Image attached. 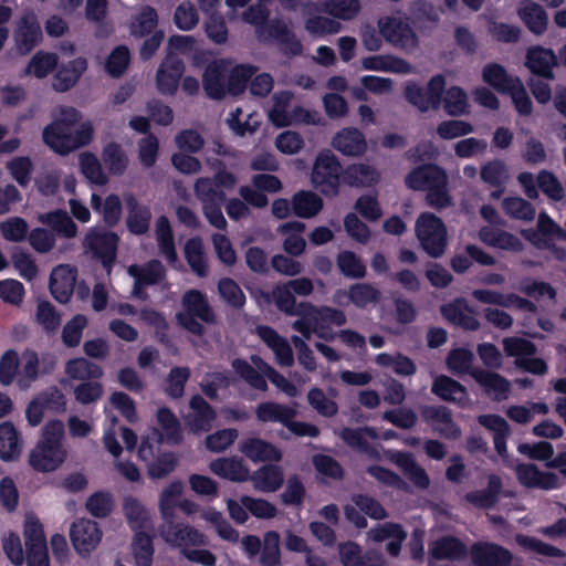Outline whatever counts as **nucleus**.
Returning <instances> with one entry per match:
<instances>
[{"label":"nucleus","instance_id":"45","mask_svg":"<svg viewBox=\"0 0 566 566\" xmlns=\"http://www.w3.org/2000/svg\"><path fill=\"white\" fill-rule=\"evenodd\" d=\"M422 417L434 430L447 438H457L460 434L459 428L452 422L450 413L443 407H426Z\"/></svg>","mask_w":566,"mask_h":566},{"label":"nucleus","instance_id":"21","mask_svg":"<svg viewBox=\"0 0 566 566\" xmlns=\"http://www.w3.org/2000/svg\"><path fill=\"white\" fill-rule=\"evenodd\" d=\"M322 3L308 2L304 6V28L315 38L336 34L342 30V24L333 17L322 15Z\"/></svg>","mask_w":566,"mask_h":566},{"label":"nucleus","instance_id":"3","mask_svg":"<svg viewBox=\"0 0 566 566\" xmlns=\"http://www.w3.org/2000/svg\"><path fill=\"white\" fill-rule=\"evenodd\" d=\"M302 317L293 323V328L301 333L305 339L316 334L325 340H333L336 334L329 325L342 326L346 323V315L343 311L328 306L315 307L311 303L303 305Z\"/></svg>","mask_w":566,"mask_h":566},{"label":"nucleus","instance_id":"2","mask_svg":"<svg viewBox=\"0 0 566 566\" xmlns=\"http://www.w3.org/2000/svg\"><path fill=\"white\" fill-rule=\"evenodd\" d=\"M64 424L61 420H50L42 429V438L31 450L30 465L38 472H51L56 470L66 458L62 446Z\"/></svg>","mask_w":566,"mask_h":566},{"label":"nucleus","instance_id":"62","mask_svg":"<svg viewBox=\"0 0 566 566\" xmlns=\"http://www.w3.org/2000/svg\"><path fill=\"white\" fill-rule=\"evenodd\" d=\"M293 211L301 218H311L317 214L322 208V199L313 192L300 191L293 197Z\"/></svg>","mask_w":566,"mask_h":566},{"label":"nucleus","instance_id":"19","mask_svg":"<svg viewBox=\"0 0 566 566\" xmlns=\"http://www.w3.org/2000/svg\"><path fill=\"white\" fill-rule=\"evenodd\" d=\"M524 235L536 247L552 250L556 259H563L565 256V252L556 248L554 242L566 241V232L546 213H539L538 216V233L531 235L528 232H524Z\"/></svg>","mask_w":566,"mask_h":566},{"label":"nucleus","instance_id":"42","mask_svg":"<svg viewBox=\"0 0 566 566\" xmlns=\"http://www.w3.org/2000/svg\"><path fill=\"white\" fill-rule=\"evenodd\" d=\"M361 67L367 71L391 72L398 74H408L412 67L405 60L392 55H373L361 60Z\"/></svg>","mask_w":566,"mask_h":566},{"label":"nucleus","instance_id":"39","mask_svg":"<svg viewBox=\"0 0 566 566\" xmlns=\"http://www.w3.org/2000/svg\"><path fill=\"white\" fill-rule=\"evenodd\" d=\"M340 437L348 446L366 453L370 458H379L378 451L373 447V443L378 439L375 429H344Z\"/></svg>","mask_w":566,"mask_h":566},{"label":"nucleus","instance_id":"25","mask_svg":"<svg viewBox=\"0 0 566 566\" xmlns=\"http://www.w3.org/2000/svg\"><path fill=\"white\" fill-rule=\"evenodd\" d=\"M127 208L126 227L132 234L143 235L148 232L151 211L149 207L140 205L133 193L124 198Z\"/></svg>","mask_w":566,"mask_h":566},{"label":"nucleus","instance_id":"36","mask_svg":"<svg viewBox=\"0 0 566 566\" xmlns=\"http://www.w3.org/2000/svg\"><path fill=\"white\" fill-rule=\"evenodd\" d=\"M472 295L475 300L485 304L500 305L503 307H516L521 310H527L531 312L535 310L534 305L531 302L513 293L503 294L496 291L480 289L474 290Z\"/></svg>","mask_w":566,"mask_h":566},{"label":"nucleus","instance_id":"1","mask_svg":"<svg viewBox=\"0 0 566 566\" xmlns=\"http://www.w3.org/2000/svg\"><path fill=\"white\" fill-rule=\"evenodd\" d=\"M446 81L442 75L433 76L426 91L415 83L406 85L405 95L409 103L421 112L436 109L441 103L442 92ZM443 108L450 116H460L469 113V102L467 93L459 86L450 87L443 98Z\"/></svg>","mask_w":566,"mask_h":566},{"label":"nucleus","instance_id":"22","mask_svg":"<svg viewBox=\"0 0 566 566\" xmlns=\"http://www.w3.org/2000/svg\"><path fill=\"white\" fill-rule=\"evenodd\" d=\"M344 511L346 518L358 528H365L367 526V521L360 512L375 520L386 517V511L380 503L367 495L353 496L352 503L347 504Z\"/></svg>","mask_w":566,"mask_h":566},{"label":"nucleus","instance_id":"27","mask_svg":"<svg viewBox=\"0 0 566 566\" xmlns=\"http://www.w3.org/2000/svg\"><path fill=\"white\" fill-rule=\"evenodd\" d=\"M86 69L87 62L84 57H76L67 63H62L54 75L53 88L62 93L70 91Z\"/></svg>","mask_w":566,"mask_h":566},{"label":"nucleus","instance_id":"30","mask_svg":"<svg viewBox=\"0 0 566 566\" xmlns=\"http://www.w3.org/2000/svg\"><path fill=\"white\" fill-rule=\"evenodd\" d=\"M210 471L232 482H243L250 479V470L242 459L232 458H218L210 462Z\"/></svg>","mask_w":566,"mask_h":566},{"label":"nucleus","instance_id":"63","mask_svg":"<svg viewBox=\"0 0 566 566\" xmlns=\"http://www.w3.org/2000/svg\"><path fill=\"white\" fill-rule=\"evenodd\" d=\"M114 497L108 491H96L91 494L86 502V511L96 518L107 517L114 510Z\"/></svg>","mask_w":566,"mask_h":566},{"label":"nucleus","instance_id":"9","mask_svg":"<svg viewBox=\"0 0 566 566\" xmlns=\"http://www.w3.org/2000/svg\"><path fill=\"white\" fill-rule=\"evenodd\" d=\"M292 95L287 92L277 93L272 97V105L268 108L269 120L276 127H286L297 124L318 125L321 115L301 106L291 107Z\"/></svg>","mask_w":566,"mask_h":566},{"label":"nucleus","instance_id":"38","mask_svg":"<svg viewBox=\"0 0 566 566\" xmlns=\"http://www.w3.org/2000/svg\"><path fill=\"white\" fill-rule=\"evenodd\" d=\"M256 334L273 350L277 364L281 366H291L293 364V353L289 343L274 329L268 326H259Z\"/></svg>","mask_w":566,"mask_h":566},{"label":"nucleus","instance_id":"5","mask_svg":"<svg viewBox=\"0 0 566 566\" xmlns=\"http://www.w3.org/2000/svg\"><path fill=\"white\" fill-rule=\"evenodd\" d=\"M234 184V177L227 171L219 172L214 180L201 179L196 184V192L203 202L205 214L216 228L223 229L227 224L220 203L224 198V189L232 188Z\"/></svg>","mask_w":566,"mask_h":566},{"label":"nucleus","instance_id":"14","mask_svg":"<svg viewBox=\"0 0 566 566\" xmlns=\"http://www.w3.org/2000/svg\"><path fill=\"white\" fill-rule=\"evenodd\" d=\"M340 176V165L336 156L329 150L321 151L315 160L312 171V182L324 195L337 192Z\"/></svg>","mask_w":566,"mask_h":566},{"label":"nucleus","instance_id":"52","mask_svg":"<svg viewBox=\"0 0 566 566\" xmlns=\"http://www.w3.org/2000/svg\"><path fill=\"white\" fill-rule=\"evenodd\" d=\"M280 232L285 235L284 250L292 255H300L304 252L306 242L302 237L305 224L300 221L286 222L280 227Z\"/></svg>","mask_w":566,"mask_h":566},{"label":"nucleus","instance_id":"4","mask_svg":"<svg viewBox=\"0 0 566 566\" xmlns=\"http://www.w3.org/2000/svg\"><path fill=\"white\" fill-rule=\"evenodd\" d=\"M447 184L448 178L444 170L436 165L419 167L406 177V185L410 189L428 190V203L434 208H444L451 203Z\"/></svg>","mask_w":566,"mask_h":566},{"label":"nucleus","instance_id":"24","mask_svg":"<svg viewBox=\"0 0 566 566\" xmlns=\"http://www.w3.org/2000/svg\"><path fill=\"white\" fill-rule=\"evenodd\" d=\"M156 84L163 94L177 92V34L168 39V53L157 70Z\"/></svg>","mask_w":566,"mask_h":566},{"label":"nucleus","instance_id":"37","mask_svg":"<svg viewBox=\"0 0 566 566\" xmlns=\"http://www.w3.org/2000/svg\"><path fill=\"white\" fill-rule=\"evenodd\" d=\"M518 481L527 488H539L545 490L558 486V478L554 473L541 472L533 464H523L516 468Z\"/></svg>","mask_w":566,"mask_h":566},{"label":"nucleus","instance_id":"46","mask_svg":"<svg viewBox=\"0 0 566 566\" xmlns=\"http://www.w3.org/2000/svg\"><path fill=\"white\" fill-rule=\"evenodd\" d=\"M39 221L49 226L59 235L72 239L77 234V226L65 210L57 209L40 214Z\"/></svg>","mask_w":566,"mask_h":566},{"label":"nucleus","instance_id":"55","mask_svg":"<svg viewBox=\"0 0 566 566\" xmlns=\"http://www.w3.org/2000/svg\"><path fill=\"white\" fill-rule=\"evenodd\" d=\"M518 15L534 33H542L547 27V17L541 6L532 1L522 2Z\"/></svg>","mask_w":566,"mask_h":566},{"label":"nucleus","instance_id":"41","mask_svg":"<svg viewBox=\"0 0 566 566\" xmlns=\"http://www.w3.org/2000/svg\"><path fill=\"white\" fill-rule=\"evenodd\" d=\"M368 538L374 542L388 541L387 552L391 556H397L401 544L406 538V533L402 531L400 525L387 523L370 530L368 532Z\"/></svg>","mask_w":566,"mask_h":566},{"label":"nucleus","instance_id":"54","mask_svg":"<svg viewBox=\"0 0 566 566\" xmlns=\"http://www.w3.org/2000/svg\"><path fill=\"white\" fill-rule=\"evenodd\" d=\"M123 511L129 527L134 532L144 531L147 527L149 515L139 500L133 496L125 497Z\"/></svg>","mask_w":566,"mask_h":566},{"label":"nucleus","instance_id":"56","mask_svg":"<svg viewBox=\"0 0 566 566\" xmlns=\"http://www.w3.org/2000/svg\"><path fill=\"white\" fill-rule=\"evenodd\" d=\"M482 80L497 92L506 93L518 77L509 75L502 65L490 63L482 70Z\"/></svg>","mask_w":566,"mask_h":566},{"label":"nucleus","instance_id":"6","mask_svg":"<svg viewBox=\"0 0 566 566\" xmlns=\"http://www.w3.org/2000/svg\"><path fill=\"white\" fill-rule=\"evenodd\" d=\"M157 427H149L142 436L138 458L148 461L155 455V448L160 444L177 443V416L167 407H161L156 413Z\"/></svg>","mask_w":566,"mask_h":566},{"label":"nucleus","instance_id":"13","mask_svg":"<svg viewBox=\"0 0 566 566\" xmlns=\"http://www.w3.org/2000/svg\"><path fill=\"white\" fill-rule=\"evenodd\" d=\"M295 415L296 410L294 408L275 402L261 403L256 408V416L259 420L263 422H280L293 434L301 437H316L318 434V429L315 426L306 422L294 421L293 419Z\"/></svg>","mask_w":566,"mask_h":566},{"label":"nucleus","instance_id":"59","mask_svg":"<svg viewBox=\"0 0 566 566\" xmlns=\"http://www.w3.org/2000/svg\"><path fill=\"white\" fill-rule=\"evenodd\" d=\"M132 552L137 566H150L154 556L153 536L145 531L135 532Z\"/></svg>","mask_w":566,"mask_h":566},{"label":"nucleus","instance_id":"15","mask_svg":"<svg viewBox=\"0 0 566 566\" xmlns=\"http://www.w3.org/2000/svg\"><path fill=\"white\" fill-rule=\"evenodd\" d=\"M43 40V32L36 14L24 12L17 21L13 31V41L19 54L31 53Z\"/></svg>","mask_w":566,"mask_h":566},{"label":"nucleus","instance_id":"20","mask_svg":"<svg viewBox=\"0 0 566 566\" xmlns=\"http://www.w3.org/2000/svg\"><path fill=\"white\" fill-rule=\"evenodd\" d=\"M70 538L74 549L82 556L88 555L102 539V531L95 521L80 518L72 523Z\"/></svg>","mask_w":566,"mask_h":566},{"label":"nucleus","instance_id":"12","mask_svg":"<svg viewBox=\"0 0 566 566\" xmlns=\"http://www.w3.org/2000/svg\"><path fill=\"white\" fill-rule=\"evenodd\" d=\"M416 234L422 249L433 258L443 254L447 247L444 223L432 213H422L416 222Z\"/></svg>","mask_w":566,"mask_h":566},{"label":"nucleus","instance_id":"58","mask_svg":"<svg viewBox=\"0 0 566 566\" xmlns=\"http://www.w3.org/2000/svg\"><path fill=\"white\" fill-rule=\"evenodd\" d=\"M157 24V11L153 7L146 6L132 19L129 25L130 34L134 38H144L150 34L156 29Z\"/></svg>","mask_w":566,"mask_h":566},{"label":"nucleus","instance_id":"47","mask_svg":"<svg viewBox=\"0 0 566 566\" xmlns=\"http://www.w3.org/2000/svg\"><path fill=\"white\" fill-rule=\"evenodd\" d=\"M471 376L495 399L501 400L507 397L510 382L500 375L481 369H474L472 370Z\"/></svg>","mask_w":566,"mask_h":566},{"label":"nucleus","instance_id":"60","mask_svg":"<svg viewBox=\"0 0 566 566\" xmlns=\"http://www.w3.org/2000/svg\"><path fill=\"white\" fill-rule=\"evenodd\" d=\"M80 168L83 176L93 185L104 186L108 182L102 164L93 153H83L80 156Z\"/></svg>","mask_w":566,"mask_h":566},{"label":"nucleus","instance_id":"7","mask_svg":"<svg viewBox=\"0 0 566 566\" xmlns=\"http://www.w3.org/2000/svg\"><path fill=\"white\" fill-rule=\"evenodd\" d=\"M226 65L223 62L210 64L205 73L203 83L207 94L212 98L222 97L226 92L233 95L244 90L245 83L251 78L254 70L251 66L240 65L232 70L229 84L224 85Z\"/></svg>","mask_w":566,"mask_h":566},{"label":"nucleus","instance_id":"35","mask_svg":"<svg viewBox=\"0 0 566 566\" xmlns=\"http://www.w3.org/2000/svg\"><path fill=\"white\" fill-rule=\"evenodd\" d=\"M332 145L346 156H359L367 148L363 133L356 128H344L338 132L333 138Z\"/></svg>","mask_w":566,"mask_h":566},{"label":"nucleus","instance_id":"33","mask_svg":"<svg viewBox=\"0 0 566 566\" xmlns=\"http://www.w3.org/2000/svg\"><path fill=\"white\" fill-rule=\"evenodd\" d=\"M385 457L400 468L416 486L420 489L429 486V478L426 471L415 463L410 454L399 451H386Z\"/></svg>","mask_w":566,"mask_h":566},{"label":"nucleus","instance_id":"61","mask_svg":"<svg viewBox=\"0 0 566 566\" xmlns=\"http://www.w3.org/2000/svg\"><path fill=\"white\" fill-rule=\"evenodd\" d=\"M129 273L137 279L138 284L154 285L165 277V268L159 260H150L143 266L133 265Z\"/></svg>","mask_w":566,"mask_h":566},{"label":"nucleus","instance_id":"11","mask_svg":"<svg viewBox=\"0 0 566 566\" xmlns=\"http://www.w3.org/2000/svg\"><path fill=\"white\" fill-rule=\"evenodd\" d=\"M119 240L116 232L91 228L84 237L83 247L111 274L117 259Z\"/></svg>","mask_w":566,"mask_h":566},{"label":"nucleus","instance_id":"31","mask_svg":"<svg viewBox=\"0 0 566 566\" xmlns=\"http://www.w3.org/2000/svg\"><path fill=\"white\" fill-rule=\"evenodd\" d=\"M239 450L253 462L274 461L282 459V452L274 444L258 438H250L242 441Z\"/></svg>","mask_w":566,"mask_h":566},{"label":"nucleus","instance_id":"17","mask_svg":"<svg viewBox=\"0 0 566 566\" xmlns=\"http://www.w3.org/2000/svg\"><path fill=\"white\" fill-rule=\"evenodd\" d=\"M159 511L164 520L160 536L171 547H177V480L171 481L161 493Z\"/></svg>","mask_w":566,"mask_h":566},{"label":"nucleus","instance_id":"10","mask_svg":"<svg viewBox=\"0 0 566 566\" xmlns=\"http://www.w3.org/2000/svg\"><path fill=\"white\" fill-rule=\"evenodd\" d=\"M268 12L262 6L251 7L244 14L243 20L256 27L258 34L261 39H275L284 45V50L291 54H298L302 45L297 41L290 28L283 22H275L265 25Z\"/></svg>","mask_w":566,"mask_h":566},{"label":"nucleus","instance_id":"49","mask_svg":"<svg viewBox=\"0 0 566 566\" xmlns=\"http://www.w3.org/2000/svg\"><path fill=\"white\" fill-rule=\"evenodd\" d=\"M102 160L113 176L124 175L128 167L127 155L122 145L116 142H109L103 147Z\"/></svg>","mask_w":566,"mask_h":566},{"label":"nucleus","instance_id":"8","mask_svg":"<svg viewBox=\"0 0 566 566\" xmlns=\"http://www.w3.org/2000/svg\"><path fill=\"white\" fill-rule=\"evenodd\" d=\"M253 367L241 359H235L232 364L234 370L252 387L261 390L266 389L264 376L272 381L281 391L290 397H295L298 391L285 377L277 374L260 357H252Z\"/></svg>","mask_w":566,"mask_h":566},{"label":"nucleus","instance_id":"50","mask_svg":"<svg viewBox=\"0 0 566 566\" xmlns=\"http://www.w3.org/2000/svg\"><path fill=\"white\" fill-rule=\"evenodd\" d=\"M57 61L56 53L38 51L29 61L23 74L44 78L57 67Z\"/></svg>","mask_w":566,"mask_h":566},{"label":"nucleus","instance_id":"48","mask_svg":"<svg viewBox=\"0 0 566 566\" xmlns=\"http://www.w3.org/2000/svg\"><path fill=\"white\" fill-rule=\"evenodd\" d=\"M322 10L336 21H352L361 10L360 0H325Z\"/></svg>","mask_w":566,"mask_h":566},{"label":"nucleus","instance_id":"26","mask_svg":"<svg viewBox=\"0 0 566 566\" xmlns=\"http://www.w3.org/2000/svg\"><path fill=\"white\" fill-rule=\"evenodd\" d=\"M348 298L356 307L365 308L370 304H376L380 298V292L367 283L354 284L348 291L338 290L334 294V302L344 305L345 298Z\"/></svg>","mask_w":566,"mask_h":566},{"label":"nucleus","instance_id":"34","mask_svg":"<svg viewBox=\"0 0 566 566\" xmlns=\"http://www.w3.org/2000/svg\"><path fill=\"white\" fill-rule=\"evenodd\" d=\"M22 451L20 432L10 421L0 423V459L11 462L19 459Z\"/></svg>","mask_w":566,"mask_h":566},{"label":"nucleus","instance_id":"23","mask_svg":"<svg viewBox=\"0 0 566 566\" xmlns=\"http://www.w3.org/2000/svg\"><path fill=\"white\" fill-rule=\"evenodd\" d=\"M77 279V270L70 264H60L55 266L50 275L49 289L54 297L61 304H65L73 295Z\"/></svg>","mask_w":566,"mask_h":566},{"label":"nucleus","instance_id":"40","mask_svg":"<svg viewBox=\"0 0 566 566\" xmlns=\"http://www.w3.org/2000/svg\"><path fill=\"white\" fill-rule=\"evenodd\" d=\"M42 138L54 153L65 156L72 153V130L51 123L43 129Z\"/></svg>","mask_w":566,"mask_h":566},{"label":"nucleus","instance_id":"51","mask_svg":"<svg viewBox=\"0 0 566 566\" xmlns=\"http://www.w3.org/2000/svg\"><path fill=\"white\" fill-rule=\"evenodd\" d=\"M556 64L553 51L543 48H533L527 53V67L535 74L552 77V69Z\"/></svg>","mask_w":566,"mask_h":566},{"label":"nucleus","instance_id":"16","mask_svg":"<svg viewBox=\"0 0 566 566\" xmlns=\"http://www.w3.org/2000/svg\"><path fill=\"white\" fill-rule=\"evenodd\" d=\"M503 347L507 356L515 357V364L524 370L543 375L547 370L545 361L533 357L535 354L534 345L521 337H507L503 339Z\"/></svg>","mask_w":566,"mask_h":566},{"label":"nucleus","instance_id":"43","mask_svg":"<svg viewBox=\"0 0 566 566\" xmlns=\"http://www.w3.org/2000/svg\"><path fill=\"white\" fill-rule=\"evenodd\" d=\"M432 392L443 400L452 401L460 406H467L469 402L465 388L447 376H439L434 379Z\"/></svg>","mask_w":566,"mask_h":566},{"label":"nucleus","instance_id":"18","mask_svg":"<svg viewBox=\"0 0 566 566\" xmlns=\"http://www.w3.org/2000/svg\"><path fill=\"white\" fill-rule=\"evenodd\" d=\"M378 29L380 35L397 48L408 51L417 46V38L413 31L399 15L379 19Z\"/></svg>","mask_w":566,"mask_h":566},{"label":"nucleus","instance_id":"57","mask_svg":"<svg viewBox=\"0 0 566 566\" xmlns=\"http://www.w3.org/2000/svg\"><path fill=\"white\" fill-rule=\"evenodd\" d=\"M479 422L494 432V446L497 453L504 457L506 452V442L505 439L509 436V424L507 422L495 415H484L479 417Z\"/></svg>","mask_w":566,"mask_h":566},{"label":"nucleus","instance_id":"44","mask_svg":"<svg viewBox=\"0 0 566 566\" xmlns=\"http://www.w3.org/2000/svg\"><path fill=\"white\" fill-rule=\"evenodd\" d=\"M253 485L261 492H275L284 481V473L279 465H263L250 476Z\"/></svg>","mask_w":566,"mask_h":566},{"label":"nucleus","instance_id":"53","mask_svg":"<svg viewBox=\"0 0 566 566\" xmlns=\"http://www.w3.org/2000/svg\"><path fill=\"white\" fill-rule=\"evenodd\" d=\"M65 373L70 378L78 380L99 379L103 376L102 367L84 357L70 359Z\"/></svg>","mask_w":566,"mask_h":566},{"label":"nucleus","instance_id":"29","mask_svg":"<svg viewBox=\"0 0 566 566\" xmlns=\"http://www.w3.org/2000/svg\"><path fill=\"white\" fill-rule=\"evenodd\" d=\"M471 556L475 566H507L512 559L507 549L489 543L475 544Z\"/></svg>","mask_w":566,"mask_h":566},{"label":"nucleus","instance_id":"32","mask_svg":"<svg viewBox=\"0 0 566 566\" xmlns=\"http://www.w3.org/2000/svg\"><path fill=\"white\" fill-rule=\"evenodd\" d=\"M441 312L446 319L464 329L475 331L480 326L474 310L464 300H455L443 306Z\"/></svg>","mask_w":566,"mask_h":566},{"label":"nucleus","instance_id":"28","mask_svg":"<svg viewBox=\"0 0 566 566\" xmlns=\"http://www.w3.org/2000/svg\"><path fill=\"white\" fill-rule=\"evenodd\" d=\"M203 140L196 130H185L179 135V171L195 172L199 169V161L182 153H196L201 149Z\"/></svg>","mask_w":566,"mask_h":566},{"label":"nucleus","instance_id":"64","mask_svg":"<svg viewBox=\"0 0 566 566\" xmlns=\"http://www.w3.org/2000/svg\"><path fill=\"white\" fill-rule=\"evenodd\" d=\"M184 307L186 311L203 322H211L213 319V313L205 297V295L198 291H189L184 296Z\"/></svg>","mask_w":566,"mask_h":566}]
</instances>
